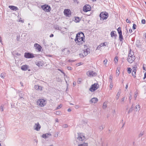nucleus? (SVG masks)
Listing matches in <instances>:
<instances>
[{
	"label": "nucleus",
	"mask_w": 146,
	"mask_h": 146,
	"mask_svg": "<svg viewBox=\"0 0 146 146\" xmlns=\"http://www.w3.org/2000/svg\"><path fill=\"white\" fill-rule=\"evenodd\" d=\"M91 10V7L89 5H86L84 6L83 8V11L85 12L90 11Z\"/></svg>",
	"instance_id": "f8f14e48"
},
{
	"label": "nucleus",
	"mask_w": 146,
	"mask_h": 146,
	"mask_svg": "<svg viewBox=\"0 0 146 146\" xmlns=\"http://www.w3.org/2000/svg\"><path fill=\"white\" fill-rule=\"evenodd\" d=\"M64 14L66 16L69 17L71 15V11L68 9H66L64 10Z\"/></svg>",
	"instance_id": "ddd939ff"
},
{
	"label": "nucleus",
	"mask_w": 146,
	"mask_h": 146,
	"mask_svg": "<svg viewBox=\"0 0 146 146\" xmlns=\"http://www.w3.org/2000/svg\"><path fill=\"white\" fill-rule=\"evenodd\" d=\"M136 72V70L135 68L134 67L133 70L131 72V74L134 77H135V74Z\"/></svg>",
	"instance_id": "5701e85b"
},
{
	"label": "nucleus",
	"mask_w": 146,
	"mask_h": 146,
	"mask_svg": "<svg viewBox=\"0 0 146 146\" xmlns=\"http://www.w3.org/2000/svg\"><path fill=\"white\" fill-rule=\"evenodd\" d=\"M101 47L100 46V44L99 45H98L97 48H96V50H100V48Z\"/></svg>",
	"instance_id": "6e6d98bb"
},
{
	"label": "nucleus",
	"mask_w": 146,
	"mask_h": 146,
	"mask_svg": "<svg viewBox=\"0 0 146 146\" xmlns=\"http://www.w3.org/2000/svg\"><path fill=\"white\" fill-rule=\"evenodd\" d=\"M118 33L119 34H122V31L121 30V28L120 27H119L117 29Z\"/></svg>",
	"instance_id": "c85d7f7f"
},
{
	"label": "nucleus",
	"mask_w": 146,
	"mask_h": 146,
	"mask_svg": "<svg viewBox=\"0 0 146 146\" xmlns=\"http://www.w3.org/2000/svg\"><path fill=\"white\" fill-rule=\"evenodd\" d=\"M98 101V99L96 98H92L90 100V102L92 103L95 104Z\"/></svg>",
	"instance_id": "6ab92c4d"
},
{
	"label": "nucleus",
	"mask_w": 146,
	"mask_h": 146,
	"mask_svg": "<svg viewBox=\"0 0 146 146\" xmlns=\"http://www.w3.org/2000/svg\"><path fill=\"white\" fill-rule=\"evenodd\" d=\"M110 87L111 88H111H112L113 87V85L112 83V82H110Z\"/></svg>",
	"instance_id": "3c124183"
},
{
	"label": "nucleus",
	"mask_w": 146,
	"mask_h": 146,
	"mask_svg": "<svg viewBox=\"0 0 146 146\" xmlns=\"http://www.w3.org/2000/svg\"><path fill=\"white\" fill-rule=\"evenodd\" d=\"M145 20L144 19H143L141 20V23L142 24H145Z\"/></svg>",
	"instance_id": "49530a36"
},
{
	"label": "nucleus",
	"mask_w": 146,
	"mask_h": 146,
	"mask_svg": "<svg viewBox=\"0 0 146 146\" xmlns=\"http://www.w3.org/2000/svg\"><path fill=\"white\" fill-rule=\"evenodd\" d=\"M1 78H4V73H2L1 74Z\"/></svg>",
	"instance_id": "a18cd8bd"
},
{
	"label": "nucleus",
	"mask_w": 146,
	"mask_h": 146,
	"mask_svg": "<svg viewBox=\"0 0 146 146\" xmlns=\"http://www.w3.org/2000/svg\"><path fill=\"white\" fill-rule=\"evenodd\" d=\"M104 128V126L102 125L101 126H100L99 127V129L101 130H102Z\"/></svg>",
	"instance_id": "a19ab883"
},
{
	"label": "nucleus",
	"mask_w": 146,
	"mask_h": 146,
	"mask_svg": "<svg viewBox=\"0 0 146 146\" xmlns=\"http://www.w3.org/2000/svg\"><path fill=\"white\" fill-rule=\"evenodd\" d=\"M37 105L39 106L44 107L46 104V101L44 99H40L37 101Z\"/></svg>",
	"instance_id": "39448f33"
},
{
	"label": "nucleus",
	"mask_w": 146,
	"mask_h": 146,
	"mask_svg": "<svg viewBox=\"0 0 146 146\" xmlns=\"http://www.w3.org/2000/svg\"><path fill=\"white\" fill-rule=\"evenodd\" d=\"M82 79L81 78H79L78 79L77 82L78 84H80L81 83V82L82 81Z\"/></svg>",
	"instance_id": "72a5a7b5"
},
{
	"label": "nucleus",
	"mask_w": 146,
	"mask_h": 146,
	"mask_svg": "<svg viewBox=\"0 0 146 146\" xmlns=\"http://www.w3.org/2000/svg\"><path fill=\"white\" fill-rule=\"evenodd\" d=\"M80 21V19L79 17H76L75 18L74 21L76 23L79 22Z\"/></svg>",
	"instance_id": "7c9ffc66"
},
{
	"label": "nucleus",
	"mask_w": 146,
	"mask_h": 146,
	"mask_svg": "<svg viewBox=\"0 0 146 146\" xmlns=\"http://www.w3.org/2000/svg\"><path fill=\"white\" fill-rule=\"evenodd\" d=\"M9 7L11 10L14 11H17L19 10L18 8L16 6L13 5H10L9 6Z\"/></svg>",
	"instance_id": "f3484780"
},
{
	"label": "nucleus",
	"mask_w": 146,
	"mask_h": 146,
	"mask_svg": "<svg viewBox=\"0 0 146 146\" xmlns=\"http://www.w3.org/2000/svg\"><path fill=\"white\" fill-rule=\"evenodd\" d=\"M108 15L106 12H102L100 15V17L101 20H104L106 19L108 17Z\"/></svg>",
	"instance_id": "20e7f679"
},
{
	"label": "nucleus",
	"mask_w": 146,
	"mask_h": 146,
	"mask_svg": "<svg viewBox=\"0 0 146 146\" xmlns=\"http://www.w3.org/2000/svg\"><path fill=\"white\" fill-rule=\"evenodd\" d=\"M60 113H61L60 111H56V114L57 115H59L60 114Z\"/></svg>",
	"instance_id": "5fc2aeb1"
},
{
	"label": "nucleus",
	"mask_w": 146,
	"mask_h": 146,
	"mask_svg": "<svg viewBox=\"0 0 146 146\" xmlns=\"http://www.w3.org/2000/svg\"><path fill=\"white\" fill-rule=\"evenodd\" d=\"M46 56L51 57L52 56L48 54L46 55Z\"/></svg>",
	"instance_id": "69168bd1"
},
{
	"label": "nucleus",
	"mask_w": 146,
	"mask_h": 146,
	"mask_svg": "<svg viewBox=\"0 0 146 146\" xmlns=\"http://www.w3.org/2000/svg\"><path fill=\"white\" fill-rule=\"evenodd\" d=\"M51 136V134L50 133H48L43 134L42 135V137L44 139H46L49 137Z\"/></svg>",
	"instance_id": "aec40b11"
},
{
	"label": "nucleus",
	"mask_w": 146,
	"mask_h": 146,
	"mask_svg": "<svg viewBox=\"0 0 146 146\" xmlns=\"http://www.w3.org/2000/svg\"><path fill=\"white\" fill-rule=\"evenodd\" d=\"M85 48L84 50V52L85 56H87L90 53V49L89 48L87 47L86 45H84Z\"/></svg>",
	"instance_id": "9d476101"
},
{
	"label": "nucleus",
	"mask_w": 146,
	"mask_h": 146,
	"mask_svg": "<svg viewBox=\"0 0 146 146\" xmlns=\"http://www.w3.org/2000/svg\"><path fill=\"white\" fill-rule=\"evenodd\" d=\"M108 62V60L106 59H105L104 61V63L106 66H107V62Z\"/></svg>",
	"instance_id": "c9c22d12"
},
{
	"label": "nucleus",
	"mask_w": 146,
	"mask_h": 146,
	"mask_svg": "<svg viewBox=\"0 0 146 146\" xmlns=\"http://www.w3.org/2000/svg\"><path fill=\"white\" fill-rule=\"evenodd\" d=\"M128 70H127V72L128 74H130L131 73V69L130 68H127Z\"/></svg>",
	"instance_id": "ea45409f"
},
{
	"label": "nucleus",
	"mask_w": 146,
	"mask_h": 146,
	"mask_svg": "<svg viewBox=\"0 0 146 146\" xmlns=\"http://www.w3.org/2000/svg\"><path fill=\"white\" fill-rule=\"evenodd\" d=\"M75 42L78 45H82L85 41V36L82 32H80L77 34L75 40Z\"/></svg>",
	"instance_id": "f257e3e1"
},
{
	"label": "nucleus",
	"mask_w": 146,
	"mask_h": 146,
	"mask_svg": "<svg viewBox=\"0 0 146 146\" xmlns=\"http://www.w3.org/2000/svg\"><path fill=\"white\" fill-rule=\"evenodd\" d=\"M76 142L78 144L82 143L84 142L85 139V137L82 133H78V136L76 139Z\"/></svg>",
	"instance_id": "f03ea898"
},
{
	"label": "nucleus",
	"mask_w": 146,
	"mask_h": 146,
	"mask_svg": "<svg viewBox=\"0 0 146 146\" xmlns=\"http://www.w3.org/2000/svg\"><path fill=\"white\" fill-rule=\"evenodd\" d=\"M71 111V110L70 109V108H69V109H68V112L70 111Z\"/></svg>",
	"instance_id": "774afa93"
},
{
	"label": "nucleus",
	"mask_w": 146,
	"mask_h": 146,
	"mask_svg": "<svg viewBox=\"0 0 146 146\" xmlns=\"http://www.w3.org/2000/svg\"><path fill=\"white\" fill-rule=\"evenodd\" d=\"M78 146H88V144L87 143L83 142L82 143H81L80 144H78Z\"/></svg>",
	"instance_id": "b1692460"
},
{
	"label": "nucleus",
	"mask_w": 146,
	"mask_h": 146,
	"mask_svg": "<svg viewBox=\"0 0 146 146\" xmlns=\"http://www.w3.org/2000/svg\"><path fill=\"white\" fill-rule=\"evenodd\" d=\"M62 127L64 128H67L68 127V125L66 124H64L62 125Z\"/></svg>",
	"instance_id": "37998d69"
},
{
	"label": "nucleus",
	"mask_w": 146,
	"mask_h": 146,
	"mask_svg": "<svg viewBox=\"0 0 146 146\" xmlns=\"http://www.w3.org/2000/svg\"><path fill=\"white\" fill-rule=\"evenodd\" d=\"M136 27H137L136 25L134 23L133 25V29H136Z\"/></svg>",
	"instance_id": "de8ad7c7"
},
{
	"label": "nucleus",
	"mask_w": 146,
	"mask_h": 146,
	"mask_svg": "<svg viewBox=\"0 0 146 146\" xmlns=\"http://www.w3.org/2000/svg\"><path fill=\"white\" fill-rule=\"evenodd\" d=\"M107 107V105L106 103L104 102L103 103V106H102V108L103 109H105Z\"/></svg>",
	"instance_id": "f704fd0d"
},
{
	"label": "nucleus",
	"mask_w": 146,
	"mask_h": 146,
	"mask_svg": "<svg viewBox=\"0 0 146 146\" xmlns=\"http://www.w3.org/2000/svg\"><path fill=\"white\" fill-rule=\"evenodd\" d=\"M35 88L37 90H42V87L38 85H35Z\"/></svg>",
	"instance_id": "4be33fe9"
},
{
	"label": "nucleus",
	"mask_w": 146,
	"mask_h": 146,
	"mask_svg": "<svg viewBox=\"0 0 146 146\" xmlns=\"http://www.w3.org/2000/svg\"><path fill=\"white\" fill-rule=\"evenodd\" d=\"M132 98V95L131 94H130V93L129 94V99L130 101L131 100Z\"/></svg>",
	"instance_id": "4d7b16f0"
},
{
	"label": "nucleus",
	"mask_w": 146,
	"mask_h": 146,
	"mask_svg": "<svg viewBox=\"0 0 146 146\" xmlns=\"http://www.w3.org/2000/svg\"><path fill=\"white\" fill-rule=\"evenodd\" d=\"M86 74L89 77H94L97 75V73L94 71L90 70L86 72Z\"/></svg>",
	"instance_id": "6e6552de"
},
{
	"label": "nucleus",
	"mask_w": 146,
	"mask_h": 146,
	"mask_svg": "<svg viewBox=\"0 0 146 146\" xmlns=\"http://www.w3.org/2000/svg\"><path fill=\"white\" fill-rule=\"evenodd\" d=\"M135 59V57H128L127 58L128 61L130 63H132Z\"/></svg>",
	"instance_id": "a211bd4d"
},
{
	"label": "nucleus",
	"mask_w": 146,
	"mask_h": 146,
	"mask_svg": "<svg viewBox=\"0 0 146 146\" xmlns=\"http://www.w3.org/2000/svg\"><path fill=\"white\" fill-rule=\"evenodd\" d=\"M76 85V82H74L73 84V86H75Z\"/></svg>",
	"instance_id": "13d9d810"
},
{
	"label": "nucleus",
	"mask_w": 146,
	"mask_h": 146,
	"mask_svg": "<svg viewBox=\"0 0 146 146\" xmlns=\"http://www.w3.org/2000/svg\"><path fill=\"white\" fill-rule=\"evenodd\" d=\"M112 79H113L112 75H110V78H109V81H110V82H112Z\"/></svg>",
	"instance_id": "473e14b6"
},
{
	"label": "nucleus",
	"mask_w": 146,
	"mask_h": 146,
	"mask_svg": "<svg viewBox=\"0 0 146 146\" xmlns=\"http://www.w3.org/2000/svg\"><path fill=\"white\" fill-rule=\"evenodd\" d=\"M24 57L27 58H32L34 57L33 54L29 52H25L24 54Z\"/></svg>",
	"instance_id": "1a4fd4ad"
},
{
	"label": "nucleus",
	"mask_w": 146,
	"mask_h": 146,
	"mask_svg": "<svg viewBox=\"0 0 146 146\" xmlns=\"http://www.w3.org/2000/svg\"><path fill=\"white\" fill-rule=\"evenodd\" d=\"M99 87V85L97 83H95L92 85L89 89V90L92 92H94Z\"/></svg>",
	"instance_id": "7ed1b4c3"
},
{
	"label": "nucleus",
	"mask_w": 146,
	"mask_h": 146,
	"mask_svg": "<svg viewBox=\"0 0 146 146\" xmlns=\"http://www.w3.org/2000/svg\"><path fill=\"white\" fill-rule=\"evenodd\" d=\"M120 70V68H117V70L116 71V75L117 76H118L119 74V71Z\"/></svg>",
	"instance_id": "bb28decb"
},
{
	"label": "nucleus",
	"mask_w": 146,
	"mask_h": 146,
	"mask_svg": "<svg viewBox=\"0 0 146 146\" xmlns=\"http://www.w3.org/2000/svg\"><path fill=\"white\" fill-rule=\"evenodd\" d=\"M29 68V66L26 64L23 65L21 67V69L25 71L27 70Z\"/></svg>",
	"instance_id": "2eb2a0df"
},
{
	"label": "nucleus",
	"mask_w": 146,
	"mask_h": 146,
	"mask_svg": "<svg viewBox=\"0 0 146 146\" xmlns=\"http://www.w3.org/2000/svg\"><path fill=\"white\" fill-rule=\"evenodd\" d=\"M3 106L1 105L0 106V108L1 110V111H4V109H3Z\"/></svg>",
	"instance_id": "09e8293b"
},
{
	"label": "nucleus",
	"mask_w": 146,
	"mask_h": 146,
	"mask_svg": "<svg viewBox=\"0 0 146 146\" xmlns=\"http://www.w3.org/2000/svg\"><path fill=\"white\" fill-rule=\"evenodd\" d=\"M126 22L127 23H131V21L127 19L126 20Z\"/></svg>",
	"instance_id": "603ef678"
},
{
	"label": "nucleus",
	"mask_w": 146,
	"mask_h": 146,
	"mask_svg": "<svg viewBox=\"0 0 146 146\" xmlns=\"http://www.w3.org/2000/svg\"><path fill=\"white\" fill-rule=\"evenodd\" d=\"M71 51L68 48H65L62 50V54L63 55L68 56Z\"/></svg>",
	"instance_id": "423d86ee"
},
{
	"label": "nucleus",
	"mask_w": 146,
	"mask_h": 146,
	"mask_svg": "<svg viewBox=\"0 0 146 146\" xmlns=\"http://www.w3.org/2000/svg\"><path fill=\"white\" fill-rule=\"evenodd\" d=\"M125 98L124 97L123 98H122L121 100V101L124 102V100H125Z\"/></svg>",
	"instance_id": "052dcab7"
},
{
	"label": "nucleus",
	"mask_w": 146,
	"mask_h": 146,
	"mask_svg": "<svg viewBox=\"0 0 146 146\" xmlns=\"http://www.w3.org/2000/svg\"><path fill=\"white\" fill-rule=\"evenodd\" d=\"M129 31L130 33H131L132 32V30L131 29H129Z\"/></svg>",
	"instance_id": "0e129e2a"
},
{
	"label": "nucleus",
	"mask_w": 146,
	"mask_h": 146,
	"mask_svg": "<svg viewBox=\"0 0 146 146\" xmlns=\"http://www.w3.org/2000/svg\"><path fill=\"white\" fill-rule=\"evenodd\" d=\"M114 61V62H115V63H116L118 61V57H117L116 56L115 58Z\"/></svg>",
	"instance_id": "58836bf2"
},
{
	"label": "nucleus",
	"mask_w": 146,
	"mask_h": 146,
	"mask_svg": "<svg viewBox=\"0 0 146 146\" xmlns=\"http://www.w3.org/2000/svg\"><path fill=\"white\" fill-rule=\"evenodd\" d=\"M119 39L120 41L122 42L123 40V38L122 35V34H119Z\"/></svg>",
	"instance_id": "cd10ccee"
},
{
	"label": "nucleus",
	"mask_w": 146,
	"mask_h": 146,
	"mask_svg": "<svg viewBox=\"0 0 146 146\" xmlns=\"http://www.w3.org/2000/svg\"><path fill=\"white\" fill-rule=\"evenodd\" d=\"M41 8L44 11L46 12H49L50 11L51 9L50 6L46 5H42L41 6Z\"/></svg>",
	"instance_id": "0eeeda50"
},
{
	"label": "nucleus",
	"mask_w": 146,
	"mask_h": 146,
	"mask_svg": "<svg viewBox=\"0 0 146 146\" xmlns=\"http://www.w3.org/2000/svg\"><path fill=\"white\" fill-rule=\"evenodd\" d=\"M62 106V104H60L56 108V110H58Z\"/></svg>",
	"instance_id": "c03bdc74"
},
{
	"label": "nucleus",
	"mask_w": 146,
	"mask_h": 146,
	"mask_svg": "<svg viewBox=\"0 0 146 146\" xmlns=\"http://www.w3.org/2000/svg\"><path fill=\"white\" fill-rule=\"evenodd\" d=\"M116 32L115 31H112L110 33L111 37H114L115 39H116L117 38V36L116 34Z\"/></svg>",
	"instance_id": "dca6fc26"
},
{
	"label": "nucleus",
	"mask_w": 146,
	"mask_h": 146,
	"mask_svg": "<svg viewBox=\"0 0 146 146\" xmlns=\"http://www.w3.org/2000/svg\"><path fill=\"white\" fill-rule=\"evenodd\" d=\"M19 21L21 22L22 23H23L24 22L23 20H21V18L19 20Z\"/></svg>",
	"instance_id": "680f3d73"
},
{
	"label": "nucleus",
	"mask_w": 146,
	"mask_h": 146,
	"mask_svg": "<svg viewBox=\"0 0 146 146\" xmlns=\"http://www.w3.org/2000/svg\"><path fill=\"white\" fill-rule=\"evenodd\" d=\"M138 94H139V92H138V91H136L135 92L134 96V98H135V100H136V98Z\"/></svg>",
	"instance_id": "c756f323"
},
{
	"label": "nucleus",
	"mask_w": 146,
	"mask_h": 146,
	"mask_svg": "<svg viewBox=\"0 0 146 146\" xmlns=\"http://www.w3.org/2000/svg\"><path fill=\"white\" fill-rule=\"evenodd\" d=\"M54 36V35L53 34H51L50 36V37H53Z\"/></svg>",
	"instance_id": "338daca9"
},
{
	"label": "nucleus",
	"mask_w": 146,
	"mask_h": 146,
	"mask_svg": "<svg viewBox=\"0 0 146 146\" xmlns=\"http://www.w3.org/2000/svg\"><path fill=\"white\" fill-rule=\"evenodd\" d=\"M34 47H35L36 49L38 50V51L40 52L41 51V49L42 47L40 44L37 43H35L34 44Z\"/></svg>",
	"instance_id": "4468645a"
},
{
	"label": "nucleus",
	"mask_w": 146,
	"mask_h": 146,
	"mask_svg": "<svg viewBox=\"0 0 146 146\" xmlns=\"http://www.w3.org/2000/svg\"><path fill=\"white\" fill-rule=\"evenodd\" d=\"M79 56L81 58H83L84 57L86 56H84V54L83 53V54H80Z\"/></svg>",
	"instance_id": "4c0bfd02"
},
{
	"label": "nucleus",
	"mask_w": 146,
	"mask_h": 146,
	"mask_svg": "<svg viewBox=\"0 0 146 146\" xmlns=\"http://www.w3.org/2000/svg\"><path fill=\"white\" fill-rule=\"evenodd\" d=\"M132 108H133V105L132 106L131 108L129 109L128 111V113H129L133 111V109Z\"/></svg>",
	"instance_id": "79ce46f5"
},
{
	"label": "nucleus",
	"mask_w": 146,
	"mask_h": 146,
	"mask_svg": "<svg viewBox=\"0 0 146 146\" xmlns=\"http://www.w3.org/2000/svg\"><path fill=\"white\" fill-rule=\"evenodd\" d=\"M67 68L68 70H72V68L70 66L68 67Z\"/></svg>",
	"instance_id": "864d4df0"
},
{
	"label": "nucleus",
	"mask_w": 146,
	"mask_h": 146,
	"mask_svg": "<svg viewBox=\"0 0 146 146\" xmlns=\"http://www.w3.org/2000/svg\"><path fill=\"white\" fill-rule=\"evenodd\" d=\"M141 107L139 105H137L135 106V108L136 109V111H139Z\"/></svg>",
	"instance_id": "a878e982"
},
{
	"label": "nucleus",
	"mask_w": 146,
	"mask_h": 146,
	"mask_svg": "<svg viewBox=\"0 0 146 146\" xmlns=\"http://www.w3.org/2000/svg\"><path fill=\"white\" fill-rule=\"evenodd\" d=\"M120 95V92H118L116 94V96L115 97V98L117 100L119 99V96Z\"/></svg>",
	"instance_id": "2f4dec72"
},
{
	"label": "nucleus",
	"mask_w": 146,
	"mask_h": 146,
	"mask_svg": "<svg viewBox=\"0 0 146 146\" xmlns=\"http://www.w3.org/2000/svg\"><path fill=\"white\" fill-rule=\"evenodd\" d=\"M58 70L60 71V72H61L62 73H63V74L64 75V76L65 75V73L64 72H63V71L62 70H61L60 69H58Z\"/></svg>",
	"instance_id": "8fccbe9b"
},
{
	"label": "nucleus",
	"mask_w": 146,
	"mask_h": 146,
	"mask_svg": "<svg viewBox=\"0 0 146 146\" xmlns=\"http://www.w3.org/2000/svg\"><path fill=\"white\" fill-rule=\"evenodd\" d=\"M146 78V72L144 74V77L143 79H144Z\"/></svg>",
	"instance_id": "e2e57ef3"
},
{
	"label": "nucleus",
	"mask_w": 146,
	"mask_h": 146,
	"mask_svg": "<svg viewBox=\"0 0 146 146\" xmlns=\"http://www.w3.org/2000/svg\"><path fill=\"white\" fill-rule=\"evenodd\" d=\"M143 133H140L139 135V137H141L143 135Z\"/></svg>",
	"instance_id": "bf43d9fd"
},
{
	"label": "nucleus",
	"mask_w": 146,
	"mask_h": 146,
	"mask_svg": "<svg viewBox=\"0 0 146 146\" xmlns=\"http://www.w3.org/2000/svg\"><path fill=\"white\" fill-rule=\"evenodd\" d=\"M108 42H105L103 43H101L100 45V46L102 47L104 46H106L107 45H108Z\"/></svg>",
	"instance_id": "393cba45"
},
{
	"label": "nucleus",
	"mask_w": 146,
	"mask_h": 146,
	"mask_svg": "<svg viewBox=\"0 0 146 146\" xmlns=\"http://www.w3.org/2000/svg\"><path fill=\"white\" fill-rule=\"evenodd\" d=\"M36 65L39 67L42 66V64L40 62H37V63L36 64Z\"/></svg>",
	"instance_id": "e433bc0d"
},
{
	"label": "nucleus",
	"mask_w": 146,
	"mask_h": 146,
	"mask_svg": "<svg viewBox=\"0 0 146 146\" xmlns=\"http://www.w3.org/2000/svg\"><path fill=\"white\" fill-rule=\"evenodd\" d=\"M41 128V126L38 122L35 123L33 126L34 129L36 131H39Z\"/></svg>",
	"instance_id": "9b49d317"
},
{
	"label": "nucleus",
	"mask_w": 146,
	"mask_h": 146,
	"mask_svg": "<svg viewBox=\"0 0 146 146\" xmlns=\"http://www.w3.org/2000/svg\"><path fill=\"white\" fill-rule=\"evenodd\" d=\"M135 57V56L133 52L130 49L128 57Z\"/></svg>",
	"instance_id": "412c9836"
}]
</instances>
